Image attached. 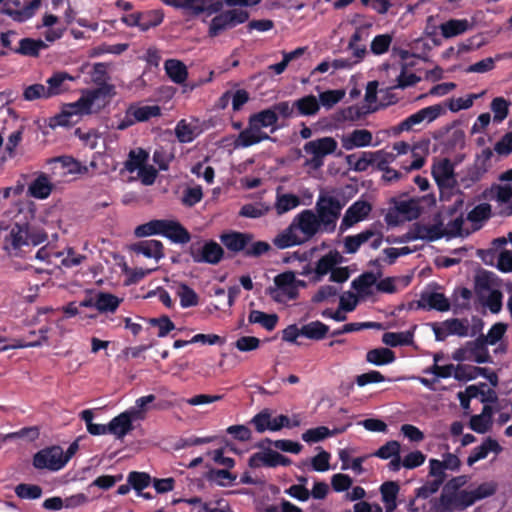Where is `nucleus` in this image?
<instances>
[{
	"label": "nucleus",
	"mask_w": 512,
	"mask_h": 512,
	"mask_svg": "<svg viewBox=\"0 0 512 512\" xmlns=\"http://www.w3.org/2000/svg\"><path fill=\"white\" fill-rule=\"evenodd\" d=\"M337 147V141L329 136L306 142L303 150L311 157L305 160L304 166L315 171L321 169L324 165L325 157L335 153Z\"/></svg>",
	"instance_id": "nucleus-1"
},
{
	"label": "nucleus",
	"mask_w": 512,
	"mask_h": 512,
	"mask_svg": "<svg viewBox=\"0 0 512 512\" xmlns=\"http://www.w3.org/2000/svg\"><path fill=\"white\" fill-rule=\"evenodd\" d=\"M390 204H392L393 207H391L385 215V221L390 226H395L399 223V216H402L404 220L412 221L417 219L422 213L420 200L416 198L405 200L392 197Z\"/></svg>",
	"instance_id": "nucleus-2"
},
{
	"label": "nucleus",
	"mask_w": 512,
	"mask_h": 512,
	"mask_svg": "<svg viewBox=\"0 0 512 512\" xmlns=\"http://www.w3.org/2000/svg\"><path fill=\"white\" fill-rule=\"evenodd\" d=\"M161 115V108L158 105L131 104L125 111V115L116 122H112L111 128L123 131L138 122H145L153 117Z\"/></svg>",
	"instance_id": "nucleus-3"
},
{
	"label": "nucleus",
	"mask_w": 512,
	"mask_h": 512,
	"mask_svg": "<svg viewBox=\"0 0 512 512\" xmlns=\"http://www.w3.org/2000/svg\"><path fill=\"white\" fill-rule=\"evenodd\" d=\"M342 204L333 196H321L316 203V216L322 225V230L334 232L336 222L342 210Z\"/></svg>",
	"instance_id": "nucleus-4"
},
{
	"label": "nucleus",
	"mask_w": 512,
	"mask_h": 512,
	"mask_svg": "<svg viewBox=\"0 0 512 512\" xmlns=\"http://www.w3.org/2000/svg\"><path fill=\"white\" fill-rule=\"evenodd\" d=\"M248 19L249 13L242 9H230L221 12L212 18L208 28V36L217 37L224 31L245 23Z\"/></svg>",
	"instance_id": "nucleus-5"
},
{
	"label": "nucleus",
	"mask_w": 512,
	"mask_h": 512,
	"mask_svg": "<svg viewBox=\"0 0 512 512\" xmlns=\"http://www.w3.org/2000/svg\"><path fill=\"white\" fill-rule=\"evenodd\" d=\"M275 287L269 288V295L276 302L282 303L287 300H295L299 295L297 290L296 277L293 271H285L274 277Z\"/></svg>",
	"instance_id": "nucleus-6"
},
{
	"label": "nucleus",
	"mask_w": 512,
	"mask_h": 512,
	"mask_svg": "<svg viewBox=\"0 0 512 512\" xmlns=\"http://www.w3.org/2000/svg\"><path fill=\"white\" fill-rule=\"evenodd\" d=\"M444 113L445 107L441 104L424 107L402 120L394 129L397 133L410 131L424 121L427 123L433 122Z\"/></svg>",
	"instance_id": "nucleus-7"
},
{
	"label": "nucleus",
	"mask_w": 512,
	"mask_h": 512,
	"mask_svg": "<svg viewBox=\"0 0 512 512\" xmlns=\"http://www.w3.org/2000/svg\"><path fill=\"white\" fill-rule=\"evenodd\" d=\"M189 254L195 263L216 265L223 259L224 250L217 242L210 240L205 242L202 247H196L195 244H192L189 248Z\"/></svg>",
	"instance_id": "nucleus-8"
},
{
	"label": "nucleus",
	"mask_w": 512,
	"mask_h": 512,
	"mask_svg": "<svg viewBox=\"0 0 512 512\" xmlns=\"http://www.w3.org/2000/svg\"><path fill=\"white\" fill-rule=\"evenodd\" d=\"M292 227L301 232L304 243L311 240L322 229L319 219L310 209L298 213L292 220Z\"/></svg>",
	"instance_id": "nucleus-9"
},
{
	"label": "nucleus",
	"mask_w": 512,
	"mask_h": 512,
	"mask_svg": "<svg viewBox=\"0 0 512 512\" xmlns=\"http://www.w3.org/2000/svg\"><path fill=\"white\" fill-rule=\"evenodd\" d=\"M63 449L60 446H51L38 451L33 457V465L37 469L58 471L65 464L62 460Z\"/></svg>",
	"instance_id": "nucleus-10"
},
{
	"label": "nucleus",
	"mask_w": 512,
	"mask_h": 512,
	"mask_svg": "<svg viewBox=\"0 0 512 512\" xmlns=\"http://www.w3.org/2000/svg\"><path fill=\"white\" fill-rule=\"evenodd\" d=\"M37 5L34 0L22 3L21 0H6L1 9V13L9 16L14 21L22 23L35 15Z\"/></svg>",
	"instance_id": "nucleus-11"
},
{
	"label": "nucleus",
	"mask_w": 512,
	"mask_h": 512,
	"mask_svg": "<svg viewBox=\"0 0 512 512\" xmlns=\"http://www.w3.org/2000/svg\"><path fill=\"white\" fill-rule=\"evenodd\" d=\"M85 114L87 113L84 112V108L82 105L78 104L77 100L73 103L66 104L59 114L49 119L48 125L52 129L57 127H70L78 121L74 119L75 117L78 118Z\"/></svg>",
	"instance_id": "nucleus-12"
},
{
	"label": "nucleus",
	"mask_w": 512,
	"mask_h": 512,
	"mask_svg": "<svg viewBox=\"0 0 512 512\" xmlns=\"http://www.w3.org/2000/svg\"><path fill=\"white\" fill-rule=\"evenodd\" d=\"M372 206L369 202L358 200L354 202L345 212L341 224L340 231L344 232L356 223L363 221L371 212Z\"/></svg>",
	"instance_id": "nucleus-13"
},
{
	"label": "nucleus",
	"mask_w": 512,
	"mask_h": 512,
	"mask_svg": "<svg viewBox=\"0 0 512 512\" xmlns=\"http://www.w3.org/2000/svg\"><path fill=\"white\" fill-rule=\"evenodd\" d=\"M4 245L6 250H19L29 245V224L26 222L12 224L4 239Z\"/></svg>",
	"instance_id": "nucleus-14"
},
{
	"label": "nucleus",
	"mask_w": 512,
	"mask_h": 512,
	"mask_svg": "<svg viewBox=\"0 0 512 512\" xmlns=\"http://www.w3.org/2000/svg\"><path fill=\"white\" fill-rule=\"evenodd\" d=\"M115 95V87L112 84L103 83L99 87L87 90L79 99L78 104L82 105L84 112L90 114L92 105L96 100H106Z\"/></svg>",
	"instance_id": "nucleus-15"
},
{
	"label": "nucleus",
	"mask_w": 512,
	"mask_h": 512,
	"mask_svg": "<svg viewBox=\"0 0 512 512\" xmlns=\"http://www.w3.org/2000/svg\"><path fill=\"white\" fill-rule=\"evenodd\" d=\"M432 176L440 189L452 188L455 184L454 167L447 158L433 165Z\"/></svg>",
	"instance_id": "nucleus-16"
},
{
	"label": "nucleus",
	"mask_w": 512,
	"mask_h": 512,
	"mask_svg": "<svg viewBox=\"0 0 512 512\" xmlns=\"http://www.w3.org/2000/svg\"><path fill=\"white\" fill-rule=\"evenodd\" d=\"M344 262V257L336 249L329 251L322 256L315 265L313 281L319 282L328 273H331L335 266Z\"/></svg>",
	"instance_id": "nucleus-17"
},
{
	"label": "nucleus",
	"mask_w": 512,
	"mask_h": 512,
	"mask_svg": "<svg viewBox=\"0 0 512 512\" xmlns=\"http://www.w3.org/2000/svg\"><path fill=\"white\" fill-rule=\"evenodd\" d=\"M265 140H271L270 136L248 120V126L238 134L234 146L235 148H247Z\"/></svg>",
	"instance_id": "nucleus-18"
},
{
	"label": "nucleus",
	"mask_w": 512,
	"mask_h": 512,
	"mask_svg": "<svg viewBox=\"0 0 512 512\" xmlns=\"http://www.w3.org/2000/svg\"><path fill=\"white\" fill-rule=\"evenodd\" d=\"M254 236L251 233L231 231L223 233L220 240L223 245L231 252H245L247 245L251 243Z\"/></svg>",
	"instance_id": "nucleus-19"
},
{
	"label": "nucleus",
	"mask_w": 512,
	"mask_h": 512,
	"mask_svg": "<svg viewBox=\"0 0 512 512\" xmlns=\"http://www.w3.org/2000/svg\"><path fill=\"white\" fill-rule=\"evenodd\" d=\"M417 307L424 310L445 312L450 309V302L443 293L428 292L421 295Z\"/></svg>",
	"instance_id": "nucleus-20"
},
{
	"label": "nucleus",
	"mask_w": 512,
	"mask_h": 512,
	"mask_svg": "<svg viewBox=\"0 0 512 512\" xmlns=\"http://www.w3.org/2000/svg\"><path fill=\"white\" fill-rule=\"evenodd\" d=\"M470 360L478 363H493L492 357L484 341V334H480L475 340L467 341Z\"/></svg>",
	"instance_id": "nucleus-21"
},
{
	"label": "nucleus",
	"mask_w": 512,
	"mask_h": 512,
	"mask_svg": "<svg viewBox=\"0 0 512 512\" xmlns=\"http://www.w3.org/2000/svg\"><path fill=\"white\" fill-rule=\"evenodd\" d=\"M133 417L130 411L120 413L107 425L109 433L115 435L118 439L123 438L133 429Z\"/></svg>",
	"instance_id": "nucleus-22"
},
{
	"label": "nucleus",
	"mask_w": 512,
	"mask_h": 512,
	"mask_svg": "<svg viewBox=\"0 0 512 512\" xmlns=\"http://www.w3.org/2000/svg\"><path fill=\"white\" fill-rule=\"evenodd\" d=\"M372 133L366 129L353 130L342 138V146L345 150L354 148L367 147L372 145Z\"/></svg>",
	"instance_id": "nucleus-23"
},
{
	"label": "nucleus",
	"mask_w": 512,
	"mask_h": 512,
	"mask_svg": "<svg viewBox=\"0 0 512 512\" xmlns=\"http://www.w3.org/2000/svg\"><path fill=\"white\" fill-rule=\"evenodd\" d=\"M502 451L501 445L497 440L487 437L481 445L475 447L467 458V464L472 466L476 462L485 459L489 452L499 454Z\"/></svg>",
	"instance_id": "nucleus-24"
},
{
	"label": "nucleus",
	"mask_w": 512,
	"mask_h": 512,
	"mask_svg": "<svg viewBox=\"0 0 512 512\" xmlns=\"http://www.w3.org/2000/svg\"><path fill=\"white\" fill-rule=\"evenodd\" d=\"M132 250L137 254H142L147 258H153L159 261L164 257V246L159 240H143L135 243Z\"/></svg>",
	"instance_id": "nucleus-25"
},
{
	"label": "nucleus",
	"mask_w": 512,
	"mask_h": 512,
	"mask_svg": "<svg viewBox=\"0 0 512 512\" xmlns=\"http://www.w3.org/2000/svg\"><path fill=\"white\" fill-rule=\"evenodd\" d=\"M415 229L414 238L427 241H435L445 236L442 222L433 225H425L420 222L413 224Z\"/></svg>",
	"instance_id": "nucleus-26"
},
{
	"label": "nucleus",
	"mask_w": 512,
	"mask_h": 512,
	"mask_svg": "<svg viewBox=\"0 0 512 512\" xmlns=\"http://www.w3.org/2000/svg\"><path fill=\"white\" fill-rule=\"evenodd\" d=\"M248 120L255 124L259 130L271 127V132L273 133L279 128L276 125L278 122V115L272 107L250 115Z\"/></svg>",
	"instance_id": "nucleus-27"
},
{
	"label": "nucleus",
	"mask_w": 512,
	"mask_h": 512,
	"mask_svg": "<svg viewBox=\"0 0 512 512\" xmlns=\"http://www.w3.org/2000/svg\"><path fill=\"white\" fill-rule=\"evenodd\" d=\"M163 236L174 243L186 244L191 240L189 231L178 221L168 220Z\"/></svg>",
	"instance_id": "nucleus-28"
},
{
	"label": "nucleus",
	"mask_w": 512,
	"mask_h": 512,
	"mask_svg": "<svg viewBox=\"0 0 512 512\" xmlns=\"http://www.w3.org/2000/svg\"><path fill=\"white\" fill-rule=\"evenodd\" d=\"M273 244L278 249H286L289 247L297 246L304 244V240L300 235L297 234V230L295 227H292V222L290 225L280 232L274 239Z\"/></svg>",
	"instance_id": "nucleus-29"
},
{
	"label": "nucleus",
	"mask_w": 512,
	"mask_h": 512,
	"mask_svg": "<svg viewBox=\"0 0 512 512\" xmlns=\"http://www.w3.org/2000/svg\"><path fill=\"white\" fill-rule=\"evenodd\" d=\"M167 76L176 84H183L188 77L186 65L177 59H168L164 63Z\"/></svg>",
	"instance_id": "nucleus-30"
},
{
	"label": "nucleus",
	"mask_w": 512,
	"mask_h": 512,
	"mask_svg": "<svg viewBox=\"0 0 512 512\" xmlns=\"http://www.w3.org/2000/svg\"><path fill=\"white\" fill-rule=\"evenodd\" d=\"M72 80H74V78L67 72L54 73L46 81V83L48 84V87H46L48 91V96L51 98L65 91H68L69 87L67 86L66 81Z\"/></svg>",
	"instance_id": "nucleus-31"
},
{
	"label": "nucleus",
	"mask_w": 512,
	"mask_h": 512,
	"mask_svg": "<svg viewBox=\"0 0 512 512\" xmlns=\"http://www.w3.org/2000/svg\"><path fill=\"white\" fill-rule=\"evenodd\" d=\"M53 189L51 182L46 174L41 173L28 186L29 194L37 199H46L49 197Z\"/></svg>",
	"instance_id": "nucleus-32"
},
{
	"label": "nucleus",
	"mask_w": 512,
	"mask_h": 512,
	"mask_svg": "<svg viewBox=\"0 0 512 512\" xmlns=\"http://www.w3.org/2000/svg\"><path fill=\"white\" fill-rule=\"evenodd\" d=\"M458 499V492H449L444 488L440 497L433 503V510L435 512L458 511Z\"/></svg>",
	"instance_id": "nucleus-33"
},
{
	"label": "nucleus",
	"mask_w": 512,
	"mask_h": 512,
	"mask_svg": "<svg viewBox=\"0 0 512 512\" xmlns=\"http://www.w3.org/2000/svg\"><path fill=\"white\" fill-rule=\"evenodd\" d=\"M441 35L446 38H452L465 33L470 28L467 19H450L439 26Z\"/></svg>",
	"instance_id": "nucleus-34"
},
{
	"label": "nucleus",
	"mask_w": 512,
	"mask_h": 512,
	"mask_svg": "<svg viewBox=\"0 0 512 512\" xmlns=\"http://www.w3.org/2000/svg\"><path fill=\"white\" fill-rule=\"evenodd\" d=\"M346 428H334L330 430L326 426H319L311 428L302 434V440L306 443H317L324 440L327 437L334 436L343 433Z\"/></svg>",
	"instance_id": "nucleus-35"
},
{
	"label": "nucleus",
	"mask_w": 512,
	"mask_h": 512,
	"mask_svg": "<svg viewBox=\"0 0 512 512\" xmlns=\"http://www.w3.org/2000/svg\"><path fill=\"white\" fill-rule=\"evenodd\" d=\"M374 151H365L361 152L360 155L350 154L346 156V162L351 169L357 172H364L368 170V168L374 165L375 157L372 155Z\"/></svg>",
	"instance_id": "nucleus-36"
},
{
	"label": "nucleus",
	"mask_w": 512,
	"mask_h": 512,
	"mask_svg": "<svg viewBox=\"0 0 512 512\" xmlns=\"http://www.w3.org/2000/svg\"><path fill=\"white\" fill-rule=\"evenodd\" d=\"M296 116H312L320 110L318 99L314 95H306L294 101Z\"/></svg>",
	"instance_id": "nucleus-37"
},
{
	"label": "nucleus",
	"mask_w": 512,
	"mask_h": 512,
	"mask_svg": "<svg viewBox=\"0 0 512 512\" xmlns=\"http://www.w3.org/2000/svg\"><path fill=\"white\" fill-rule=\"evenodd\" d=\"M395 359L394 351L385 347L371 349L366 354V361L376 366L393 363Z\"/></svg>",
	"instance_id": "nucleus-38"
},
{
	"label": "nucleus",
	"mask_w": 512,
	"mask_h": 512,
	"mask_svg": "<svg viewBox=\"0 0 512 512\" xmlns=\"http://www.w3.org/2000/svg\"><path fill=\"white\" fill-rule=\"evenodd\" d=\"M167 219H153L135 228L134 234L137 237H147L164 234Z\"/></svg>",
	"instance_id": "nucleus-39"
},
{
	"label": "nucleus",
	"mask_w": 512,
	"mask_h": 512,
	"mask_svg": "<svg viewBox=\"0 0 512 512\" xmlns=\"http://www.w3.org/2000/svg\"><path fill=\"white\" fill-rule=\"evenodd\" d=\"M328 332L329 326L319 320L303 325L300 331L301 336L316 341L324 339Z\"/></svg>",
	"instance_id": "nucleus-40"
},
{
	"label": "nucleus",
	"mask_w": 512,
	"mask_h": 512,
	"mask_svg": "<svg viewBox=\"0 0 512 512\" xmlns=\"http://www.w3.org/2000/svg\"><path fill=\"white\" fill-rule=\"evenodd\" d=\"M375 235L372 229H366L357 235L347 236L344 239L345 252L348 254L356 253L360 246L369 241Z\"/></svg>",
	"instance_id": "nucleus-41"
},
{
	"label": "nucleus",
	"mask_w": 512,
	"mask_h": 512,
	"mask_svg": "<svg viewBox=\"0 0 512 512\" xmlns=\"http://www.w3.org/2000/svg\"><path fill=\"white\" fill-rule=\"evenodd\" d=\"M381 275V271L377 274L373 272H364L352 281L351 286L359 294L367 295L369 294V288L376 284L377 279Z\"/></svg>",
	"instance_id": "nucleus-42"
},
{
	"label": "nucleus",
	"mask_w": 512,
	"mask_h": 512,
	"mask_svg": "<svg viewBox=\"0 0 512 512\" xmlns=\"http://www.w3.org/2000/svg\"><path fill=\"white\" fill-rule=\"evenodd\" d=\"M149 159V153L142 149H132L128 154V159L124 162L125 169L133 173L143 167Z\"/></svg>",
	"instance_id": "nucleus-43"
},
{
	"label": "nucleus",
	"mask_w": 512,
	"mask_h": 512,
	"mask_svg": "<svg viewBox=\"0 0 512 512\" xmlns=\"http://www.w3.org/2000/svg\"><path fill=\"white\" fill-rule=\"evenodd\" d=\"M376 110L377 107H371L369 105H352L342 109L340 114L344 121L356 122L363 119L368 114L375 112Z\"/></svg>",
	"instance_id": "nucleus-44"
},
{
	"label": "nucleus",
	"mask_w": 512,
	"mask_h": 512,
	"mask_svg": "<svg viewBox=\"0 0 512 512\" xmlns=\"http://www.w3.org/2000/svg\"><path fill=\"white\" fill-rule=\"evenodd\" d=\"M46 48L47 44L41 39L23 38L20 40L19 47L15 52L25 56L37 57L40 50Z\"/></svg>",
	"instance_id": "nucleus-45"
},
{
	"label": "nucleus",
	"mask_w": 512,
	"mask_h": 512,
	"mask_svg": "<svg viewBox=\"0 0 512 512\" xmlns=\"http://www.w3.org/2000/svg\"><path fill=\"white\" fill-rule=\"evenodd\" d=\"M248 321L251 324H260L267 331H272L277 325L278 316L276 314H267L259 310H251Z\"/></svg>",
	"instance_id": "nucleus-46"
},
{
	"label": "nucleus",
	"mask_w": 512,
	"mask_h": 512,
	"mask_svg": "<svg viewBox=\"0 0 512 512\" xmlns=\"http://www.w3.org/2000/svg\"><path fill=\"white\" fill-rule=\"evenodd\" d=\"M120 305V299L110 293L100 292L95 300V308L101 312H114Z\"/></svg>",
	"instance_id": "nucleus-47"
},
{
	"label": "nucleus",
	"mask_w": 512,
	"mask_h": 512,
	"mask_svg": "<svg viewBox=\"0 0 512 512\" xmlns=\"http://www.w3.org/2000/svg\"><path fill=\"white\" fill-rule=\"evenodd\" d=\"M382 342L390 347L407 346L413 342V333L386 332L382 336Z\"/></svg>",
	"instance_id": "nucleus-48"
},
{
	"label": "nucleus",
	"mask_w": 512,
	"mask_h": 512,
	"mask_svg": "<svg viewBox=\"0 0 512 512\" xmlns=\"http://www.w3.org/2000/svg\"><path fill=\"white\" fill-rule=\"evenodd\" d=\"M164 19L162 10H148L140 12V30L147 31L150 28L159 26Z\"/></svg>",
	"instance_id": "nucleus-49"
},
{
	"label": "nucleus",
	"mask_w": 512,
	"mask_h": 512,
	"mask_svg": "<svg viewBox=\"0 0 512 512\" xmlns=\"http://www.w3.org/2000/svg\"><path fill=\"white\" fill-rule=\"evenodd\" d=\"M177 295L180 299V305L182 308L194 307L199 303V296L197 293L185 283L179 284L177 288Z\"/></svg>",
	"instance_id": "nucleus-50"
},
{
	"label": "nucleus",
	"mask_w": 512,
	"mask_h": 512,
	"mask_svg": "<svg viewBox=\"0 0 512 512\" xmlns=\"http://www.w3.org/2000/svg\"><path fill=\"white\" fill-rule=\"evenodd\" d=\"M274 450L267 448L264 451L252 454L248 459V465L252 469H257L262 466L272 468L273 466Z\"/></svg>",
	"instance_id": "nucleus-51"
},
{
	"label": "nucleus",
	"mask_w": 512,
	"mask_h": 512,
	"mask_svg": "<svg viewBox=\"0 0 512 512\" xmlns=\"http://www.w3.org/2000/svg\"><path fill=\"white\" fill-rule=\"evenodd\" d=\"M442 323L449 335L468 336L469 324L467 319L450 318Z\"/></svg>",
	"instance_id": "nucleus-52"
},
{
	"label": "nucleus",
	"mask_w": 512,
	"mask_h": 512,
	"mask_svg": "<svg viewBox=\"0 0 512 512\" xmlns=\"http://www.w3.org/2000/svg\"><path fill=\"white\" fill-rule=\"evenodd\" d=\"M127 482L136 493H140L152 483V477L146 472L131 471L127 476Z\"/></svg>",
	"instance_id": "nucleus-53"
},
{
	"label": "nucleus",
	"mask_w": 512,
	"mask_h": 512,
	"mask_svg": "<svg viewBox=\"0 0 512 512\" xmlns=\"http://www.w3.org/2000/svg\"><path fill=\"white\" fill-rule=\"evenodd\" d=\"M300 205V198L295 194L277 195L275 209L279 215L284 214Z\"/></svg>",
	"instance_id": "nucleus-54"
},
{
	"label": "nucleus",
	"mask_w": 512,
	"mask_h": 512,
	"mask_svg": "<svg viewBox=\"0 0 512 512\" xmlns=\"http://www.w3.org/2000/svg\"><path fill=\"white\" fill-rule=\"evenodd\" d=\"M393 37L390 34L376 35L370 44V51L374 55H383L389 51Z\"/></svg>",
	"instance_id": "nucleus-55"
},
{
	"label": "nucleus",
	"mask_w": 512,
	"mask_h": 512,
	"mask_svg": "<svg viewBox=\"0 0 512 512\" xmlns=\"http://www.w3.org/2000/svg\"><path fill=\"white\" fill-rule=\"evenodd\" d=\"M476 372H484L478 366L458 364L454 367V378L458 381H471L476 379Z\"/></svg>",
	"instance_id": "nucleus-56"
},
{
	"label": "nucleus",
	"mask_w": 512,
	"mask_h": 512,
	"mask_svg": "<svg viewBox=\"0 0 512 512\" xmlns=\"http://www.w3.org/2000/svg\"><path fill=\"white\" fill-rule=\"evenodd\" d=\"M345 96L343 90H327L319 94V104L329 109L340 102Z\"/></svg>",
	"instance_id": "nucleus-57"
},
{
	"label": "nucleus",
	"mask_w": 512,
	"mask_h": 512,
	"mask_svg": "<svg viewBox=\"0 0 512 512\" xmlns=\"http://www.w3.org/2000/svg\"><path fill=\"white\" fill-rule=\"evenodd\" d=\"M254 425L255 430L258 433H263L266 430H270L271 427V412L269 409H263L259 413L253 416L250 421Z\"/></svg>",
	"instance_id": "nucleus-58"
},
{
	"label": "nucleus",
	"mask_w": 512,
	"mask_h": 512,
	"mask_svg": "<svg viewBox=\"0 0 512 512\" xmlns=\"http://www.w3.org/2000/svg\"><path fill=\"white\" fill-rule=\"evenodd\" d=\"M15 493L21 499H38L42 495V488L38 485L21 483L16 486Z\"/></svg>",
	"instance_id": "nucleus-59"
},
{
	"label": "nucleus",
	"mask_w": 512,
	"mask_h": 512,
	"mask_svg": "<svg viewBox=\"0 0 512 512\" xmlns=\"http://www.w3.org/2000/svg\"><path fill=\"white\" fill-rule=\"evenodd\" d=\"M175 135L179 142L189 143L195 138L193 127L185 120H180L175 127Z\"/></svg>",
	"instance_id": "nucleus-60"
},
{
	"label": "nucleus",
	"mask_w": 512,
	"mask_h": 512,
	"mask_svg": "<svg viewBox=\"0 0 512 512\" xmlns=\"http://www.w3.org/2000/svg\"><path fill=\"white\" fill-rule=\"evenodd\" d=\"M509 103L503 97H496L491 102V109L494 113V122H502L508 114Z\"/></svg>",
	"instance_id": "nucleus-61"
},
{
	"label": "nucleus",
	"mask_w": 512,
	"mask_h": 512,
	"mask_svg": "<svg viewBox=\"0 0 512 512\" xmlns=\"http://www.w3.org/2000/svg\"><path fill=\"white\" fill-rule=\"evenodd\" d=\"M208 479L215 481L219 486L225 487L228 483L236 480V475L228 469H213L209 472Z\"/></svg>",
	"instance_id": "nucleus-62"
},
{
	"label": "nucleus",
	"mask_w": 512,
	"mask_h": 512,
	"mask_svg": "<svg viewBox=\"0 0 512 512\" xmlns=\"http://www.w3.org/2000/svg\"><path fill=\"white\" fill-rule=\"evenodd\" d=\"M486 172L487 167L484 163H475L472 167L467 169L465 178L463 179V181L467 182L465 187H469L470 185L480 181Z\"/></svg>",
	"instance_id": "nucleus-63"
},
{
	"label": "nucleus",
	"mask_w": 512,
	"mask_h": 512,
	"mask_svg": "<svg viewBox=\"0 0 512 512\" xmlns=\"http://www.w3.org/2000/svg\"><path fill=\"white\" fill-rule=\"evenodd\" d=\"M507 330V325L502 322H497L489 329L488 334L484 335V341L487 345H495L499 342Z\"/></svg>",
	"instance_id": "nucleus-64"
}]
</instances>
